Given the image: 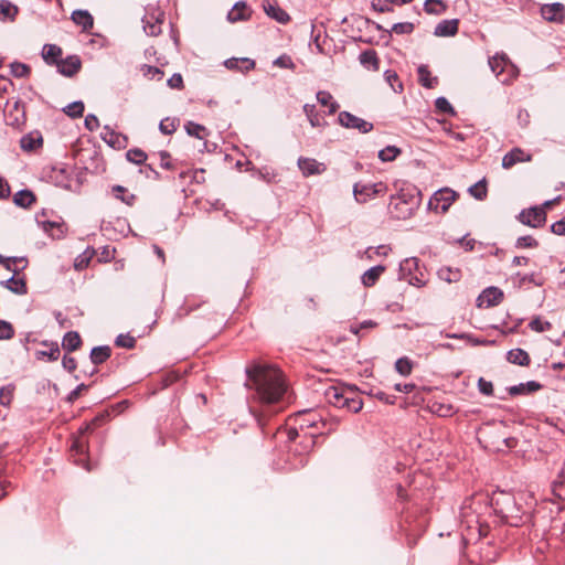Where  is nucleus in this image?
I'll return each instance as SVG.
<instances>
[{
	"label": "nucleus",
	"instance_id": "obj_1",
	"mask_svg": "<svg viewBox=\"0 0 565 565\" xmlns=\"http://www.w3.org/2000/svg\"><path fill=\"white\" fill-rule=\"evenodd\" d=\"M245 386L254 391V399L264 406L278 404L286 391L284 375L279 369L274 365L254 362L246 366Z\"/></svg>",
	"mask_w": 565,
	"mask_h": 565
},
{
	"label": "nucleus",
	"instance_id": "obj_2",
	"mask_svg": "<svg viewBox=\"0 0 565 565\" xmlns=\"http://www.w3.org/2000/svg\"><path fill=\"white\" fill-rule=\"evenodd\" d=\"M420 202V191L414 185H408L402 188L396 194L391 195L387 210L395 220H408L417 211Z\"/></svg>",
	"mask_w": 565,
	"mask_h": 565
},
{
	"label": "nucleus",
	"instance_id": "obj_3",
	"mask_svg": "<svg viewBox=\"0 0 565 565\" xmlns=\"http://www.w3.org/2000/svg\"><path fill=\"white\" fill-rule=\"evenodd\" d=\"M493 511L501 522L510 526H521L527 520L522 505L511 493L501 491L497 493L491 501Z\"/></svg>",
	"mask_w": 565,
	"mask_h": 565
},
{
	"label": "nucleus",
	"instance_id": "obj_4",
	"mask_svg": "<svg viewBox=\"0 0 565 565\" xmlns=\"http://www.w3.org/2000/svg\"><path fill=\"white\" fill-rule=\"evenodd\" d=\"M322 412L315 409H302L294 415V422L303 433V440L301 443L302 454H308L316 444V437L319 436L320 424L322 422Z\"/></svg>",
	"mask_w": 565,
	"mask_h": 565
},
{
	"label": "nucleus",
	"instance_id": "obj_5",
	"mask_svg": "<svg viewBox=\"0 0 565 565\" xmlns=\"http://www.w3.org/2000/svg\"><path fill=\"white\" fill-rule=\"evenodd\" d=\"M324 395L328 403L337 408H347L352 413H358L362 409L363 402L353 392L331 386L326 391Z\"/></svg>",
	"mask_w": 565,
	"mask_h": 565
},
{
	"label": "nucleus",
	"instance_id": "obj_6",
	"mask_svg": "<svg viewBox=\"0 0 565 565\" xmlns=\"http://www.w3.org/2000/svg\"><path fill=\"white\" fill-rule=\"evenodd\" d=\"M458 198V193L449 188L436 191L428 201V210L436 213H446Z\"/></svg>",
	"mask_w": 565,
	"mask_h": 565
},
{
	"label": "nucleus",
	"instance_id": "obj_7",
	"mask_svg": "<svg viewBox=\"0 0 565 565\" xmlns=\"http://www.w3.org/2000/svg\"><path fill=\"white\" fill-rule=\"evenodd\" d=\"M88 428L89 427L86 426L83 430H81V435L74 438L70 447V452L71 456L74 458L75 465L86 469L87 471L90 470V467L86 458V455L88 452V441L84 437V431L87 430Z\"/></svg>",
	"mask_w": 565,
	"mask_h": 565
},
{
	"label": "nucleus",
	"instance_id": "obj_8",
	"mask_svg": "<svg viewBox=\"0 0 565 565\" xmlns=\"http://www.w3.org/2000/svg\"><path fill=\"white\" fill-rule=\"evenodd\" d=\"M387 191V185L384 182H376L370 184L355 183L353 185V195L359 203H366L369 200L383 195Z\"/></svg>",
	"mask_w": 565,
	"mask_h": 565
},
{
	"label": "nucleus",
	"instance_id": "obj_9",
	"mask_svg": "<svg viewBox=\"0 0 565 565\" xmlns=\"http://www.w3.org/2000/svg\"><path fill=\"white\" fill-rule=\"evenodd\" d=\"M338 122L347 129H356L361 134H367L373 130L372 122H369L347 110L339 113Z\"/></svg>",
	"mask_w": 565,
	"mask_h": 565
},
{
	"label": "nucleus",
	"instance_id": "obj_10",
	"mask_svg": "<svg viewBox=\"0 0 565 565\" xmlns=\"http://www.w3.org/2000/svg\"><path fill=\"white\" fill-rule=\"evenodd\" d=\"M518 220L530 227H541L546 222V213L543 207L533 206L520 212Z\"/></svg>",
	"mask_w": 565,
	"mask_h": 565
},
{
	"label": "nucleus",
	"instance_id": "obj_11",
	"mask_svg": "<svg viewBox=\"0 0 565 565\" xmlns=\"http://www.w3.org/2000/svg\"><path fill=\"white\" fill-rule=\"evenodd\" d=\"M297 164L302 175L306 178L322 174L327 170L324 163L308 157H300Z\"/></svg>",
	"mask_w": 565,
	"mask_h": 565
},
{
	"label": "nucleus",
	"instance_id": "obj_12",
	"mask_svg": "<svg viewBox=\"0 0 565 565\" xmlns=\"http://www.w3.org/2000/svg\"><path fill=\"white\" fill-rule=\"evenodd\" d=\"M4 116L7 119V125L14 128H20L26 121L24 104L20 99H17L13 103L12 108Z\"/></svg>",
	"mask_w": 565,
	"mask_h": 565
},
{
	"label": "nucleus",
	"instance_id": "obj_13",
	"mask_svg": "<svg viewBox=\"0 0 565 565\" xmlns=\"http://www.w3.org/2000/svg\"><path fill=\"white\" fill-rule=\"evenodd\" d=\"M56 67L60 74L66 77H73L79 72L82 67V61L78 55H68L65 58H60Z\"/></svg>",
	"mask_w": 565,
	"mask_h": 565
},
{
	"label": "nucleus",
	"instance_id": "obj_14",
	"mask_svg": "<svg viewBox=\"0 0 565 565\" xmlns=\"http://www.w3.org/2000/svg\"><path fill=\"white\" fill-rule=\"evenodd\" d=\"M503 300V291L498 287L486 288L478 297V306L493 307Z\"/></svg>",
	"mask_w": 565,
	"mask_h": 565
},
{
	"label": "nucleus",
	"instance_id": "obj_15",
	"mask_svg": "<svg viewBox=\"0 0 565 565\" xmlns=\"http://www.w3.org/2000/svg\"><path fill=\"white\" fill-rule=\"evenodd\" d=\"M565 7L559 2L544 4L541 8L542 17L548 22L562 23L564 21Z\"/></svg>",
	"mask_w": 565,
	"mask_h": 565
},
{
	"label": "nucleus",
	"instance_id": "obj_16",
	"mask_svg": "<svg viewBox=\"0 0 565 565\" xmlns=\"http://www.w3.org/2000/svg\"><path fill=\"white\" fill-rule=\"evenodd\" d=\"M532 156L526 153L521 148H513L509 152H507L502 158V167L504 169H511L513 166L520 162H529L531 161Z\"/></svg>",
	"mask_w": 565,
	"mask_h": 565
},
{
	"label": "nucleus",
	"instance_id": "obj_17",
	"mask_svg": "<svg viewBox=\"0 0 565 565\" xmlns=\"http://www.w3.org/2000/svg\"><path fill=\"white\" fill-rule=\"evenodd\" d=\"M459 30V19H446L440 21L434 30V35L438 38L455 36Z\"/></svg>",
	"mask_w": 565,
	"mask_h": 565
},
{
	"label": "nucleus",
	"instance_id": "obj_18",
	"mask_svg": "<svg viewBox=\"0 0 565 565\" xmlns=\"http://www.w3.org/2000/svg\"><path fill=\"white\" fill-rule=\"evenodd\" d=\"M263 8L265 13L278 23L286 24L290 21V15L271 0H263Z\"/></svg>",
	"mask_w": 565,
	"mask_h": 565
},
{
	"label": "nucleus",
	"instance_id": "obj_19",
	"mask_svg": "<svg viewBox=\"0 0 565 565\" xmlns=\"http://www.w3.org/2000/svg\"><path fill=\"white\" fill-rule=\"evenodd\" d=\"M71 19L76 25L82 26L83 32H89L94 26V18L87 10H74Z\"/></svg>",
	"mask_w": 565,
	"mask_h": 565
},
{
	"label": "nucleus",
	"instance_id": "obj_20",
	"mask_svg": "<svg viewBox=\"0 0 565 565\" xmlns=\"http://www.w3.org/2000/svg\"><path fill=\"white\" fill-rule=\"evenodd\" d=\"M164 20V14L159 13L158 17L146 15L143 18V30L148 35L157 36L161 33V24Z\"/></svg>",
	"mask_w": 565,
	"mask_h": 565
},
{
	"label": "nucleus",
	"instance_id": "obj_21",
	"mask_svg": "<svg viewBox=\"0 0 565 565\" xmlns=\"http://www.w3.org/2000/svg\"><path fill=\"white\" fill-rule=\"evenodd\" d=\"M43 145V137L39 131H32L24 135L20 140V146L25 151H34Z\"/></svg>",
	"mask_w": 565,
	"mask_h": 565
},
{
	"label": "nucleus",
	"instance_id": "obj_22",
	"mask_svg": "<svg viewBox=\"0 0 565 565\" xmlns=\"http://www.w3.org/2000/svg\"><path fill=\"white\" fill-rule=\"evenodd\" d=\"M225 66L228 70L241 71L247 73L255 68V61L248 57H232L225 61Z\"/></svg>",
	"mask_w": 565,
	"mask_h": 565
},
{
	"label": "nucleus",
	"instance_id": "obj_23",
	"mask_svg": "<svg viewBox=\"0 0 565 565\" xmlns=\"http://www.w3.org/2000/svg\"><path fill=\"white\" fill-rule=\"evenodd\" d=\"M507 62L508 55L505 53H495L488 61L491 71L495 74L499 81L501 76L505 74Z\"/></svg>",
	"mask_w": 565,
	"mask_h": 565
},
{
	"label": "nucleus",
	"instance_id": "obj_24",
	"mask_svg": "<svg viewBox=\"0 0 565 565\" xmlns=\"http://www.w3.org/2000/svg\"><path fill=\"white\" fill-rule=\"evenodd\" d=\"M62 49L56 44H44L42 49V58L47 65H57L62 58Z\"/></svg>",
	"mask_w": 565,
	"mask_h": 565
},
{
	"label": "nucleus",
	"instance_id": "obj_25",
	"mask_svg": "<svg viewBox=\"0 0 565 565\" xmlns=\"http://www.w3.org/2000/svg\"><path fill=\"white\" fill-rule=\"evenodd\" d=\"M247 4L244 1L236 2L231 11L227 13V20L232 23L238 21H246L250 18V13H247Z\"/></svg>",
	"mask_w": 565,
	"mask_h": 565
},
{
	"label": "nucleus",
	"instance_id": "obj_26",
	"mask_svg": "<svg viewBox=\"0 0 565 565\" xmlns=\"http://www.w3.org/2000/svg\"><path fill=\"white\" fill-rule=\"evenodd\" d=\"M0 265H3L7 270L13 274H19L20 270L24 269L28 265L25 257H3L0 254Z\"/></svg>",
	"mask_w": 565,
	"mask_h": 565
},
{
	"label": "nucleus",
	"instance_id": "obj_27",
	"mask_svg": "<svg viewBox=\"0 0 565 565\" xmlns=\"http://www.w3.org/2000/svg\"><path fill=\"white\" fill-rule=\"evenodd\" d=\"M507 360L510 363L520 365V366H529L531 363V358H530L529 353L525 350L520 349V348L512 349V350L508 351Z\"/></svg>",
	"mask_w": 565,
	"mask_h": 565
},
{
	"label": "nucleus",
	"instance_id": "obj_28",
	"mask_svg": "<svg viewBox=\"0 0 565 565\" xmlns=\"http://www.w3.org/2000/svg\"><path fill=\"white\" fill-rule=\"evenodd\" d=\"M15 275L13 274L12 277L2 281L1 285L17 295H25L28 292L25 279L15 277Z\"/></svg>",
	"mask_w": 565,
	"mask_h": 565
},
{
	"label": "nucleus",
	"instance_id": "obj_29",
	"mask_svg": "<svg viewBox=\"0 0 565 565\" xmlns=\"http://www.w3.org/2000/svg\"><path fill=\"white\" fill-rule=\"evenodd\" d=\"M82 343L81 335L77 331H68L62 339V348L67 352L78 350Z\"/></svg>",
	"mask_w": 565,
	"mask_h": 565
},
{
	"label": "nucleus",
	"instance_id": "obj_30",
	"mask_svg": "<svg viewBox=\"0 0 565 565\" xmlns=\"http://www.w3.org/2000/svg\"><path fill=\"white\" fill-rule=\"evenodd\" d=\"M384 271H385V266H383V265H376V266L369 268L362 275V284L365 287L374 286Z\"/></svg>",
	"mask_w": 565,
	"mask_h": 565
},
{
	"label": "nucleus",
	"instance_id": "obj_31",
	"mask_svg": "<svg viewBox=\"0 0 565 565\" xmlns=\"http://www.w3.org/2000/svg\"><path fill=\"white\" fill-rule=\"evenodd\" d=\"M543 385L536 381H529L526 383H520L518 385H513L509 387V393L512 396L521 395L525 393H534L540 391Z\"/></svg>",
	"mask_w": 565,
	"mask_h": 565
},
{
	"label": "nucleus",
	"instance_id": "obj_32",
	"mask_svg": "<svg viewBox=\"0 0 565 565\" xmlns=\"http://www.w3.org/2000/svg\"><path fill=\"white\" fill-rule=\"evenodd\" d=\"M35 200L34 193L28 189L20 190L13 195V203L23 209L30 207Z\"/></svg>",
	"mask_w": 565,
	"mask_h": 565
},
{
	"label": "nucleus",
	"instance_id": "obj_33",
	"mask_svg": "<svg viewBox=\"0 0 565 565\" xmlns=\"http://www.w3.org/2000/svg\"><path fill=\"white\" fill-rule=\"evenodd\" d=\"M111 355V349L109 345L94 347L90 351L89 359L93 364L99 365L107 361Z\"/></svg>",
	"mask_w": 565,
	"mask_h": 565
},
{
	"label": "nucleus",
	"instance_id": "obj_34",
	"mask_svg": "<svg viewBox=\"0 0 565 565\" xmlns=\"http://www.w3.org/2000/svg\"><path fill=\"white\" fill-rule=\"evenodd\" d=\"M359 61L364 67L372 68L373 71H377L380 67V60L374 50H365L361 52Z\"/></svg>",
	"mask_w": 565,
	"mask_h": 565
},
{
	"label": "nucleus",
	"instance_id": "obj_35",
	"mask_svg": "<svg viewBox=\"0 0 565 565\" xmlns=\"http://www.w3.org/2000/svg\"><path fill=\"white\" fill-rule=\"evenodd\" d=\"M19 13V8L9 0L0 1V21H14Z\"/></svg>",
	"mask_w": 565,
	"mask_h": 565
},
{
	"label": "nucleus",
	"instance_id": "obj_36",
	"mask_svg": "<svg viewBox=\"0 0 565 565\" xmlns=\"http://www.w3.org/2000/svg\"><path fill=\"white\" fill-rule=\"evenodd\" d=\"M419 259L416 257L406 258L399 264V275L403 279H406L411 275L418 271Z\"/></svg>",
	"mask_w": 565,
	"mask_h": 565
},
{
	"label": "nucleus",
	"instance_id": "obj_37",
	"mask_svg": "<svg viewBox=\"0 0 565 565\" xmlns=\"http://www.w3.org/2000/svg\"><path fill=\"white\" fill-rule=\"evenodd\" d=\"M317 100L322 105L329 107V115L338 111L340 105L333 99V96L327 90H319L317 93Z\"/></svg>",
	"mask_w": 565,
	"mask_h": 565
},
{
	"label": "nucleus",
	"instance_id": "obj_38",
	"mask_svg": "<svg viewBox=\"0 0 565 565\" xmlns=\"http://www.w3.org/2000/svg\"><path fill=\"white\" fill-rule=\"evenodd\" d=\"M339 424L340 419L337 416L327 415L324 412H322V422L320 424L319 435L334 431Z\"/></svg>",
	"mask_w": 565,
	"mask_h": 565
},
{
	"label": "nucleus",
	"instance_id": "obj_39",
	"mask_svg": "<svg viewBox=\"0 0 565 565\" xmlns=\"http://www.w3.org/2000/svg\"><path fill=\"white\" fill-rule=\"evenodd\" d=\"M418 81L426 88H433L437 83V78H433L427 65H420L417 68Z\"/></svg>",
	"mask_w": 565,
	"mask_h": 565
},
{
	"label": "nucleus",
	"instance_id": "obj_40",
	"mask_svg": "<svg viewBox=\"0 0 565 565\" xmlns=\"http://www.w3.org/2000/svg\"><path fill=\"white\" fill-rule=\"evenodd\" d=\"M204 301H202V303ZM200 306H201V302H195L192 299L186 298L184 300L183 305L180 306L178 308V310L175 311L174 318L175 319H182V318L186 317L188 315H190L192 311H194L198 308H200Z\"/></svg>",
	"mask_w": 565,
	"mask_h": 565
},
{
	"label": "nucleus",
	"instance_id": "obj_41",
	"mask_svg": "<svg viewBox=\"0 0 565 565\" xmlns=\"http://www.w3.org/2000/svg\"><path fill=\"white\" fill-rule=\"evenodd\" d=\"M424 10L428 14H443L447 10V4L443 0H426Z\"/></svg>",
	"mask_w": 565,
	"mask_h": 565
},
{
	"label": "nucleus",
	"instance_id": "obj_42",
	"mask_svg": "<svg viewBox=\"0 0 565 565\" xmlns=\"http://www.w3.org/2000/svg\"><path fill=\"white\" fill-rule=\"evenodd\" d=\"M184 129L189 136L195 137L198 139H204L207 136L206 127L194 121H188L184 125Z\"/></svg>",
	"mask_w": 565,
	"mask_h": 565
},
{
	"label": "nucleus",
	"instance_id": "obj_43",
	"mask_svg": "<svg viewBox=\"0 0 565 565\" xmlns=\"http://www.w3.org/2000/svg\"><path fill=\"white\" fill-rule=\"evenodd\" d=\"M11 75L17 78H25L31 74V67L22 62L14 61L10 64Z\"/></svg>",
	"mask_w": 565,
	"mask_h": 565
},
{
	"label": "nucleus",
	"instance_id": "obj_44",
	"mask_svg": "<svg viewBox=\"0 0 565 565\" xmlns=\"http://www.w3.org/2000/svg\"><path fill=\"white\" fill-rule=\"evenodd\" d=\"M553 491L558 498L565 499V461L557 478L553 481Z\"/></svg>",
	"mask_w": 565,
	"mask_h": 565
},
{
	"label": "nucleus",
	"instance_id": "obj_45",
	"mask_svg": "<svg viewBox=\"0 0 565 565\" xmlns=\"http://www.w3.org/2000/svg\"><path fill=\"white\" fill-rule=\"evenodd\" d=\"M520 71L515 64H513L508 57L505 74L501 76L500 82L504 85L511 84L514 79L518 78Z\"/></svg>",
	"mask_w": 565,
	"mask_h": 565
},
{
	"label": "nucleus",
	"instance_id": "obj_46",
	"mask_svg": "<svg viewBox=\"0 0 565 565\" xmlns=\"http://www.w3.org/2000/svg\"><path fill=\"white\" fill-rule=\"evenodd\" d=\"M303 113L306 114L310 125L312 127L322 126V118L316 109L315 105L306 104L303 105Z\"/></svg>",
	"mask_w": 565,
	"mask_h": 565
},
{
	"label": "nucleus",
	"instance_id": "obj_47",
	"mask_svg": "<svg viewBox=\"0 0 565 565\" xmlns=\"http://www.w3.org/2000/svg\"><path fill=\"white\" fill-rule=\"evenodd\" d=\"M84 103L82 100H76L63 108V111L71 118H79L84 114Z\"/></svg>",
	"mask_w": 565,
	"mask_h": 565
},
{
	"label": "nucleus",
	"instance_id": "obj_48",
	"mask_svg": "<svg viewBox=\"0 0 565 565\" xmlns=\"http://www.w3.org/2000/svg\"><path fill=\"white\" fill-rule=\"evenodd\" d=\"M111 192L116 199L120 200L121 202L126 203L127 205H132L134 202L136 201L135 194L125 195L127 192V189L124 188L122 185H114L111 189Z\"/></svg>",
	"mask_w": 565,
	"mask_h": 565
},
{
	"label": "nucleus",
	"instance_id": "obj_49",
	"mask_svg": "<svg viewBox=\"0 0 565 565\" xmlns=\"http://www.w3.org/2000/svg\"><path fill=\"white\" fill-rule=\"evenodd\" d=\"M402 150L395 146H387L379 151V159L383 162L394 161L399 156Z\"/></svg>",
	"mask_w": 565,
	"mask_h": 565
},
{
	"label": "nucleus",
	"instance_id": "obj_50",
	"mask_svg": "<svg viewBox=\"0 0 565 565\" xmlns=\"http://www.w3.org/2000/svg\"><path fill=\"white\" fill-rule=\"evenodd\" d=\"M438 276L447 282H456L460 279L461 273L457 268L452 269L450 267H444L439 269Z\"/></svg>",
	"mask_w": 565,
	"mask_h": 565
},
{
	"label": "nucleus",
	"instance_id": "obj_51",
	"mask_svg": "<svg viewBox=\"0 0 565 565\" xmlns=\"http://www.w3.org/2000/svg\"><path fill=\"white\" fill-rule=\"evenodd\" d=\"M126 158L129 162H132L136 164H143L146 162L148 156L143 150H141L139 148H134V149H129L126 152Z\"/></svg>",
	"mask_w": 565,
	"mask_h": 565
},
{
	"label": "nucleus",
	"instance_id": "obj_52",
	"mask_svg": "<svg viewBox=\"0 0 565 565\" xmlns=\"http://www.w3.org/2000/svg\"><path fill=\"white\" fill-rule=\"evenodd\" d=\"M395 370L401 375L408 376L413 370V362L407 356L399 358L395 362Z\"/></svg>",
	"mask_w": 565,
	"mask_h": 565
},
{
	"label": "nucleus",
	"instance_id": "obj_53",
	"mask_svg": "<svg viewBox=\"0 0 565 565\" xmlns=\"http://www.w3.org/2000/svg\"><path fill=\"white\" fill-rule=\"evenodd\" d=\"M518 276L520 277L519 287L524 286L526 282L533 284L537 287H541L544 285V281H545L544 278L540 274H535V273H532L529 275H522V276L520 274H518Z\"/></svg>",
	"mask_w": 565,
	"mask_h": 565
},
{
	"label": "nucleus",
	"instance_id": "obj_54",
	"mask_svg": "<svg viewBox=\"0 0 565 565\" xmlns=\"http://www.w3.org/2000/svg\"><path fill=\"white\" fill-rule=\"evenodd\" d=\"M384 76H385L386 82L390 84V86L392 87V89H393L395 93H401V92H403V84H402V82L399 81V77H398V75H397V73H396V72L391 71V70H387V71L384 73Z\"/></svg>",
	"mask_w": 565,
	"mask_h": 565
},
{
	"label": "nucleus",
	"instance_id": "obj_55",
	"mask_svg": "<svg viewBox=\"0 0 565 565\" xmlns=\"http://www.w3.org/2000/svg\"><path fill=\"white\" fill-rule=\"evenodd\" d=\"M377 327V322L373 320H364L360 323H352L349 328L350 332L353 334L361 337L363 330L374 329Z\"/></svg>",
	"mask_w": 565,
	"mask_h": 565
},
{
	"label": "nucleus",
	"instance_id": "obj_56",
	"mask_svg": "<svg viewBox=\"0 0 565 565\" xmlns=\"http://www.w3.org/2000/svg\"><path fill=\"white\" fill-rule=\"evenodd\" d=\"M469 193L477 200H483L487 196L486 181L481 180L469 188Z\"/></svg>",
	"mask_w": 565,
	"mask_h": 565
},
{
	"label": "nucleus",
	"instance_id": "obj_57",
	"mask_svg": "<svg viewBox=\"0 0 565 565\" xmlns=\"http://www.w3.org/2000/svg\"><path fill=\"white\" fill-rule=\"evenodd\" d=\"M141 71H142V74L146 77H149L150 79L160 81L164 75L163 71H161L159 67L152 66V65H147V64H143L141 66Z\"/></svg>",
	"mask_w": 565,
	"mask_h": 565
},
{
	"label": "nucleus",
	"instance_id": "obj_58",
	"mask_svg": "<svg viewBox=\"0 0 565 565\" xmlns=\"http://www.w3.org/2000/svg\"><path fill=\"white\" fill-rule=\"evenodd\" d=\"M529 327L531 330L535 332H544L552 328V323L550 321L542 320L541 318L536 317L530 321Z\"/></svg>",
	"mask_w": 565,
	"mask_h": 565
},
{
	"label": "nucleus",
	"instance_id": "obj_59",
	"mask_svg": "<svg viewBox=\"0 0 565 565\" xmlns=\"http://www.w3.org/2000/svg\"><path fill=\"white\" fill-rule=\"evenodd\" d=\"M414 29L415 25L412 22H397L392 25L390 33L394 32L396 34H411Z\"/></svg>",
	"mask_w": 565,
	"mask_h": 565
},
{
	"label": "nucleus",
	"instance_id": "obj_60",
	"mask_svg": "<svg viewBox=\"0 0 565 565\" xmlns=\"http://www.w3.org/2000/svg\"><path fill=\"white\" fill-rule=\"evenodd\" d=\"M178 121L171 118H164L159 124V130L163 135H171L177 130Z\"/></svg>",
	"mask_w": 565,
	"mask_h": 565
},
{
	"label": "nucleus",
	"instance_id": "obj_61",
	"mask_svg": "<svg viewBox=\"0 0 565 565\" xmlns=\"http://www.w3.org/2000/svg\"><path fill=\"white\" fill-rule=\"evenodd\" d=\"M43 230L52 237H60L63 234L62 224L56 222H43Z\"/></svg>",
	"mask_w": 565,
	"mask_h": 565
},
{
	"label": "nucleus",
	"instance_id": "obj_62",
	"mask_svg": "<svg viewBox=\"0 0 565 565\" xmlns=\"http://www.w3.org/2000/svg\"><path fill=\"white\" fill-rule=\"evenodd\" d=\"M539 245V242L531 235L520 236L515 242L516 248H533Z\"/></svg>",
	"mask_w": 565,
	"mask_h": 565
},
{
	"label": "nucleus",
	"instance_id": "obj_63",
	"mask_svg": "<svg viewBox=\"0 0 565 565\" xmlns=\"http://www.w3.org/2000/svg\"><path fill=\"white\" fill-rule=\"evenodd\" d=\"M13 337H14L13 326L6 320H0V340H10Z\"/></svg>",
	"mask_w": 565,
	"mask_h": 565
},
{
	"label": "nucleus",
	"instance_id": "obj_64",
	"mask_svg": "<svg viewBox=\"0 0 565 565\" xmlns=\"http://www.w3.org/2000/svg\"><path fill=\"white\" fill-rule=\"evenodd\" d=\"M115 343L117 347H120V348L134 349L136 347V339L128 334H119L116 338Z\"/></svg>",
	"mask_w": 565,
	"mask_h": 565
}]
</instances>
